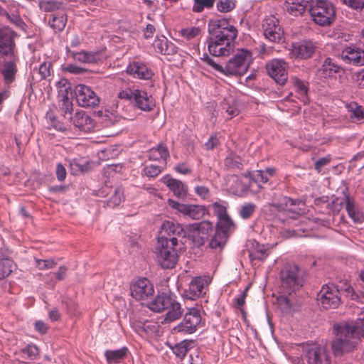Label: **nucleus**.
I'll list each match as a JSON object with an SVG mask.
<instances>
[{
	"mask_svg": "<svg viewBox=\"0 0 364 364\" xmlns=\"http://www.w3.org/2000/svg\"><path fill=\"white\" fill-rule=\"evenodd\" d=\"M186 232L178 223L165 221L161 226V235L155 247V260L163 269L175 267L178 260V250L181 249Z\"/></svg>",
	"mask_w": 364,
	"mask_h": 364,
	"instance_id": "obj_1",
	"label": "nucleus"
},
{
	"mask_svg": "<svg viewBox=\"0 0 364 364\" xmlns=\"http://www.w3.org/2000/svg\"><path fill=\"white\" fill-rule=\"evenodd\" d=\"M208 50L215 57L228 56L235 46L238 31L228 19H212L208 21Z\"/></svg>",
	"mask_w": 364,
	"mask_h": 364,
	"instance_id": "obj_2",
	"label": "nucleus"
},
{
	"mask_svg": "<svg viewBox=\"0 0 364 364\" xmlns=\"http://www.w3.org/2000/svg\"><path fill=\"white\" fill-rule=\"evenodd\" d=\"M335 337L331 349L335 356H341L357 349L360 341L357 329L346 322L335 323L333 327Z\"/></svg>",
	"mask_w": 364,
	"mask_h": 364,
	"instance_id": "obj_3",
	"label": "nucleus"
},
{
	"mask_svg": "<svg viewBox=\"0 0 364 364\" xmlns=\"http://www.w3.org/2000/svg\"><path fill=\"white\" fill-rule=\"evenodd\" d=\"M341 291H345L348 294L352 293L351 296H353V289L347 282L323 285L317 294L318 305L326 310L337 308L341 304Z\"/></svg>",
	"mask_w": 364,
	"mask_h": 364,
	"instance_id": "obj_4",
	"label": "nucleus"
},
{
	"mask_svg": "<svg viewBox=\"0 0 364 364\" xmlns=\"http://www.w3.org/2000/svg\"><path fill=\"white\" fill-rule=\"evenodd\" d=\"M305 272L296 264H288L280 272L282 289L284 294L291 295L304 283Z\"/></svg>",
	"mask_w": 364,
	"mask_h": 364,
	"instance_id": "obj_5",
	"label": "nucleus"
},
{
	"mask_svg": "<svg viewBox=\"0 0 364 364\" xmlns=\"http://www.w3.org/2000/svg\"><path fill=\"white\" fill-rule=\"evenodd\" d=\"M252 59V53L250 50L238 49L223 67V75L235 77L244 75L248 70Z\"/></svg>",
	"mask_w": 364,
	"mask_h": 364,
	"instance_id": "obj_6",
	"label": "nucleus"
},
{
	"mask_svg": "<svg viewBox=\"0 0 364 364\" xmlns=\"http://www.w3.org/2000/svg\"><path fill=\"white\" fill-rule=\"evenodd\" d=\"M309 13L314 22L320 26L330 25L335 17L332 4L325 0H317L309 7Z\"/></svg>",
	"mask_w": 364,
	"mask_h": 364,
	"instance_id": "obj_7",
	"label": "nucleus"
},
{
	"mask_svg": "<svg viewBox=\"0 0 364 364\" xmlns=\"http://www.w3.org/2000/svg\"><path fill=\"white\" fill-rule=\"evenodd\" d=\"M188 239L193 247H200L204 245L210 233L213 230V224L209 221H202L188 225L187 227Z\"/></svg>",
	"mask_w": 364,
	"mask_h": 364,
	"instance_id": "obj_8",
	"label": "nucleus"
},
{
	"mask_svg": "<svg viewBox=\"0 0 364 364\" xmlns=\"http://www.w3.org/2000/svg\"><path fill=\"white\" fill-rule=\"evenodd\" d=\"M201 321L202 318L199 309L191 308L186 313L182 322L178 323L173 330L176 333L191 334L196 331Z\"/></svg>",
	"mask_w": 364,
	"mask_h": 364,
	"instance_id": "obj_9",
	"label": "nucleus"
},
{
	"mask_svg": "<svg viewBox=\"0 0 364 364\" xmlns=\"http://www.w3.org/2000/svg\"><path fill=\"white\" fill-rule=\"evenodd\" d=\"M263 34L269 41L279 43L284 40V31L279 20L274 16L266 17L262 23Z\"/></svg>",
	"mask_w": 364,
	"mask_h": 364,
	"instance_id": "obj_10",
	"label": "nucleus"
},
{
	"mask_svg": "<svg viewBox=\"0 0 364 364\" xmlns=\"http://www.w3.org/2000/svg\"><path fill=\"white\" fill-rule=\"evenodd\" d=\"M316 43L311 41L304 40L293 43L289 49V58L294 60H307L314 55L316 50Z\"/></svg>",
	"mask_w": 364,
	"mask_h": 364,
	"instance_id": "obj_11",
	"label": "nucleus"
},
{
	"mask_svg": "<svg viewBox=\"0 0 364 364\" xmlns=\"http://www.w3.org/2000/svg\"><path fill=\"white\" fill-rule=\"evenodd\" d=\"M288 65L282 59H272L266 64L268 75L279 85H284L288 79Z\"/></svg>",
	"mask_w": 364,
	"mask_h": 364,
	"instance_id": "obj_12",
	"label": "nucleus"
},
{
	"mask_svg": "<svg viewBox=\"0 0 364 364\" xmlns=\"http://www.w3.org/2000/svg\"><path fill=\"white\" fill-rule=\"evenodd\" d=\"M77 104L82 107H95L100 103V98L88 86L77 85L75 88Z\"/></svg>",
	"mask_w": 364,
	"mask_h": 364,
	"instance_id": "obj_13",
	"label": "nucleus"
},
{
	"mask_svg": "<svg viewBox=\"0 0 364 364\" xmlns=\"http://www.w3.org/2000/svg\"><path fill=\"white\" fill-rule=\"evenodd\" d=\"M131 295L136 300H145L154 293V286L145 278H140L132 282L130 286Z\"/></svg>",
	"mask_w": 364,
	"mask_h": 364,
	"instance_id": "obj_14",
	"label": "nucleus"
},
{
	"mask_svg": "<svg viewBox=\"0 0 364 364\" xmlns=\"http://www.w3.org/2000/svg\"><path fill=\"white\" fill-rule=\"evenodd\" d=\"M168 203L172 208L193 220L202 218L207 211L203 205L182 204L171 199L168 200Z\"/></svg>",
	"mask_w": 364,
	"mask_h": 364,
	"instance_id": "obj_15",
	"label": "nucleus"
},
{
	"mask_svg": "<svg viewBox=\"0 0 364 364\" xmlns=\"http://www.w3.org/2000/svg\"><path fill=\"white\" fill-rule=\"evenodd\" d=\"M304 357L308 364H331V358L326 348L316 345L306 350Z\"/></svg>",
	"mask_w": 364,
	"mask_h": 364,
	"instance_id": "obj_16",
	"label": "nucleus"
},
{
	"mask_svg": "<svg viewBox=\"0 0 364 364\" xmlns=\"http://www.w3.org/2000/svg\"><path fill=\"white\" fill-rule=\"evenodd\" d=\"M16 33L8 27L0 29V53L3 55H12L16 46L14 38Z\"/></svg>",
	"mask_w": 364,
	"mask_h": 364,
	"instance_id": "obj_17",
	"label": "nucleus"
},
{
	"mask_svg": "<svg viewBox=\"0 0 364 364\" xmlns=\"http://www.w3.org/2000/svg\"><path fill=\"white\" fill-rule=\"evenodd\" d=\"M8 59L4 60L1 69V73L6 85H10L15 81L18 73L17 63L19 60L17 55H8Z\"/></svg>",
	"mask_w": 364,
	"mask_h": 364,
	"instance_id": "obj_18",
	"label": "nucleus"
},
{
	"mask_svg": "<svg viewBox=\"0 0 364 364\" xmlns=\"http://www.w3.org/2000/svg\"><path fill=\"white\" fill-rule=\"evenodd\" d=\"M207 280L202 277H196L190 282L188 288L184 290L183 296L191 300H195L203 296L204 289L207 287Z\"/></svg>",
	"mask_w": 364,
	"mask_h": 364,
	"instance_id": "obj_19",
	"label": "nucleus"
},
{
	"mask_svg": "<svg viewBox=\"0 0 364 364\" xmlns=\"http://www.w3.org/2000/svg\"><path fill=\"white\" fill-rule=\"evenodd\" d=\"M68 119L80 131L85 133L90 132L95 127V120L83 111L77 112L74 116L69 117Z\"/></svg>",
	"mask_w": 364,
	"mask_h": 364,
	"instance_id": "obj_20",
	"label": "nucleus"
},
{
	"mask_svg": "<svg viewBox=\"0 0 364 364\" xmlns=\"http://www.w3.org/2000/svg\"><path fill=\"white\" fill-rule=\"evenodd\" d=\"M341 57L347 63L357 66L364 65V50L359 48L347 47L341 53Z\"/></svg>",
	"mask_w": 364,
	"mask_h": 364,
	"instance_id": "obj_21",
	"label": "nucleus"
},
{
	"mask_svg": "<svg viewBox=\"0 0 364 364\" xmlns=\"http://www.w3.org/2000/svg\"><path fill=\"white\" fill-rule=\"evenodd\" d=\"M133 102L136 107L145 112L151 111L156 105L154 98L151 95H148L146 91L141 90L136 91Z\"/></svg>",
	"mask_w": 364,
	"mask_h": 364,
	"instance_id": "obj_22",
	"label": "nucleus"
},
{
	"mask_svg": "<svg viewBox=\"0 0 364 364\" xmlns=\"http://www.w3.org/2000/svg\"><path fill=\"white\" fill-rule=\"evenodd\" d=\"M161 182L166 184L173 195L178 198H184L187 195L188 187L182 181L166 175L161 178Z\"/></svg>",
	"mask_w": 364,
	"mask_h": 364,
	"instance_id": "obj_23",
	"label": "nucleus"
},
{
	"mask_svg": "<svg viewBox=\"0 0 364 364\" xmlns=\"http://www.w3.org/2000/svg\"><path fill=\"white\" fill-rule=\"evenodd\" d=\"M127 73L134 77L143 80H149L154 75L152 70L140 62H133L129 64Z\"/></svg>",
	"mask_w": 364,
	"mask_h": 364,
	"instance_id": "obj_24",
	"label": "nucleus"
},
{
	"mask_svg": "<svg viewBox=\"0 0 364 364\" xmlns=\"http://www.w3.org/2000/svg\"><path fill=\"white\" fill-rule=\"evenodd\" d=\"M312 3L314 0H286L284 5L290 14L296 16L301 15L307 9L309 11Z\"/></svg>",
	"mask_w": 364,
	"mask_h": 364,
	"instance_id": "obj_25",
	"label": "nucleus"
},
{
	"mask_svg": "<svg viewBox=\"0 0 364 364\" xmlns=\"http://www.w3.org/2000/svg\"><path fill=\"white\" fill-rule=\"evenodd\" d=\"M173 299L168 294L163 293L158 294L151 301H150L147 306L155 312H162L168 309V306L171 305V301Z\"/></svg>",
	"mask_w": 364,
	"mask_h": 364,
	"instance_id": "obj_26",
	"label": "nucleus"
},
{
	"mask_svg": "<svg viewBox=\"0 0 364 364\" xmlns=\"http://www.w3.org/2000/svg\"><path fill=\"white\" fill-rule=\"evenodd\" d=\"M102 194L107 196L111 195L110 198L105 202L107 207L114 208L120 204L123 198V190L121 187H105L101 191Z\"/></svg>",
	"mask_w": 364,
	"mask_h": 364,
	"instance_id": "obj_27",
	"label": "nucleus"
},
{
	"mask_svg": "<svg viewBox=\"0 0 364 364\" xmlns=\"http://www.w3.org/2000/svg\"><path fill=\"white\" fill-rule=\"evenodd\" d=\"M301 203L299 199H293L287 196H281L278 199L269 204L270 207L274 208L277 211H291L292 206L299 205Z\"/></svg>",
	"mask_w": 364,
	"mask_h": 364,
	"instance_id": "obj_28",
	"label": "nucleus"
},
{
	"mask_svg": "<svg viewBox=\"0 0 364 364\" xmlns=\"http://www.w3.org/2000/svg\"><path fill=\"white\" fill-rule=\"evenodd\" d=\"M341 69V67L331 58H327L323 61L321 67L317 70L316 75L321 78L331 77L336 73H339Z\"/></svg>",
	"mask_w": 364,
	"mask_h": 364,
	"instance_id": "obj_29",
	"label": "nucleus"
},
{
	"mask_svg": "<svg viewBox=\"0 0 364 364\" xmlns=\"http://www.w3.org/2000/svg\"><path fill=\"white\" fill-rule=\"evenodd\" d=\"M269 176L265 174L263 170H257L255 173L250 176L249 187L250 191L257 193L262 188L261 183H265L269 181Z\"/></svg>",
	"mask_w": 364,
	"mask_h": 364,
	"instance_id": "obj_30",
	"label": "nucleus"
},
{
	"mask_svg": "<svg viewBox=\"0 0 364 364\" xmlns=\"http://www.w3.org/2000/svg\"><path fill=\"white\" fill-rule=\"evenodd\" d=\"M68 53L75 60L82 63H95L98 60V54L94 52L81 50L76 52L66 48Z\"/></svg>",
	"mask_w": 364,
	"mask_h": 364,
	"instance_id": "obj_31",
	"label": "nucleus"
},
{
	"mask_svg": "<svg viewBox=\"0 0 364 364\" xmlns=\"http://www.w3.org/2000/svg\"><path fill=\"white\" fill-rule=\"evenodd\" d=\"M67 23V16L64 11H59L50 15L48 23L55 32L62 31Z\"/></svg>",
	"mask_w": 364,
	"mask_h": 364,
	"instance_id": "obj_32",
	"label": "nucleus"
},
{
	"mask_svg": "<svg viewBox=\"0 0 364 364\" xmlns=\"http://www.w3.org/2000/svg\"><path fill=\"white\" fill-rule=\"evenodd\" d=\"M346 210L349 217L357 223H362L364 221V215L354 201L347 196L346 198Z\"/></svg>",
	"mask_w": 364,
	"mask_h": 364,
	"instance_id": "obj_33",
	"label": "nucleus"
},
{
	"mask_svg": "<svg viewBox=\"0 0 364 364\" xmlns=\"http://www.w3.org/2000/svg\"><path fill=\"white\" fill-rule=\"evenodd\" d=\"M236 225L231 219L230 215L220 218L215 225V230L220 233L229 237L230 235L235 230Z\"/></svg>",
	"mask_w": 364,
	"mask_h": 364,
	"instance_id": "obj_34",
	"label": "nucleus"
},
{
	"mask_svg": "<svg viewBox=\"0 0 364 364\" xmlns=\"http://www.w3.org/2000/svg\"><path fill=\"white\" fill-rule=\"evenodd\" d=\"M195 346V341L193 340H183L181 342L176 343L174 346L171 347L173 353L181 358L182 361L185 360L186 353L192 349Z\"/></svg>",
	"mask_w": 364,
	"mask_h": 364,
	"instance_id": "obj_35",
	"label": "nucleus"
},
{
	"mask_svg": "<svg viewBox=\"0 0 364 364\" xmlns=\"http://www.w3.org/2000/svg\"><path fill=\"white\" fill-rule=\"evenodd\" d=\"M147 156L150 160H163L166 162L167 158L169 157V152L165 145L160 144L156 147L151 148L149 151Z\"/></svg>",
	"mask_w": 364,
	"mask_h": 364,
	"instance_id": "obj_36",
	"label": "nucleus"
},
{
	"mask_svg": "<svg viewBox=\"0 0 364 364\" xmlns=\"http://www.w3.org/2000/svg\"><path fill=\"white\" fill-rule=\"evenodd\" d=\"M164 320L166 322H171L179 318L182 314L183 309L181 304L176 301L174 299L171 301V305L168 306Z\"/></svg>",
	"mask_w": 364,
	"mask_h": 364,
	"instance_id": "obj_37",
	"label": "nucleus"
},
{
	"mask_svg": "<svg viewBox=\"0 0 364 364\" xmlns=\"http://www.w3.org/2000/svg\"><path fill=\"white\" fill-rule=\"evenodd\" d=\"M229 237L225 235L223 233L215 230V233L210 239L209 247L216 252H221L225 245Z\"/></svg>",
	"mask_w": 364,
	"mask_h": 364,
	"instance_id": "obj_38",
	"label": "nucleus"
},
{
	"mask_svg": "<svg viewBox=\"0 0 364 364\" xmlns=\"http://www.w3.org/2000/svg\"><path fill=\"white\" fill-rule=\"evenodd\" d=\"M128 349L127 347H123L118 350H107L105 353V356L109 363H119L127 355Z\"/></svg>",
	"mask_w": 364,
	"mask_h": 364,
	"instance_id": "obj_39",
	"label": "nucleus"
},
{
	"mask_svg": "<svg viewBox=\"0 0 364 364\" xmlns=\"http://www.w3.org/2000/svg\"><path fill=\"white\" fill-rule=\"evenodd\" d=\"M139 333H145L147 336H154L158 331L159 326L154 321H145L139 322L136 326Z\"/></svg>",
	"mask_w": 364,
	"mask_h": 364,
	"instance_id": "obj_40",
	"label": "nucleus"
},
{
	"mask_svg": "<svg viewBox=\"0 0 364 364\" xmlns=\"http://www.w3.org/2000/svg\"><path fill=\"white\" fill-rule=\"evenodd\" d=\"M227 186H228L229 190L234 195H239L244 192L245 190V186L240 179V178L236 175L230 176L227 181Z\"/></svg>",
	"mask_w": 364,
	"mask_h": 364,
	"instance_id": "obj_41",
	"label": "nucleus"
},
{
	"mask_svg": "<svg viewBox=\"0 0 364 364\" xmlns=\"http://www.w3.org/2000/svg\"><path fill=\"white\" fill-rule=\"evenodd\" d=\"M224 164L228 169L232 171H240L243 168L240 157L233 153H230L226 156Z\"/></svg>",
	"mask_w": 364,
	"mask_h": 364,
	"instance_id": "obj_42",
	"label": "nucleus"
},
{
	"mask_svg": "<svg viewBox=\"0 0 364 364\" xmlns=\"http://www.w3.org/2000/svg\"><path fill=\"white\" fill-rule=\"evenodd\" d=\"M267 251L264 245L255 242L253 244V250L249 252V257L252 261L264 260L268 255Z\"/></svg>",
	"mask_w": 364,
	"mask_h": 364,
	"instance_id": "obj_43",
	"label": "nucleus"
},
{
	"mask_svg": "<svg viewBox=\"0 0 364 364\" xmlns=\"http://www.w3.org/2000/svg\"><path fill=\"white\" fill-rule=\"evenodd\" d=\"M39 7L42 11L55 13L61 11L62 3L53 0L41 1L39 2Z\"/></svg>",
	"mask_w": 364,
	"mask_h": 364,
	"instance_id": "obj_44",
	"label": "nucleus"
},
{
	"mask_svg": "<svg viewBox=\"0 0 364 364\" xmlns=\"http://www.w3.org/2000/svg\"><path fill=\"white\" fill-rule=\"evenodd\" d=\"M13 271V261L9 258L0 259V279L7 277Z\"/></svg>",
	"mask_w": 364,
	"mask_h": 364,
	"instance_id": "obj_45",
	"label": "nucleus"
},
{
	"mask_svg": "<svg viewBox=\"0 0 364 364\" xmlns=\"http://www.w3.org/2000/svg\"><path fill=\"white\" fill-rule=\"evenodd\" d=\"M257 209V205L253 203H245L239 210V215L244 220L252 217Z\"/></svg>",
	"mask_w": 364,
	"mask_h": 364,
	"instance_id": "obj_46",
	"label": "nucleus"
},
{
	"mask_svg": "<svg viewBox=\"0 0 364 364\" xmlns=\"http://www.w3.org/2000/svg\"><path fill=\"white\" fill-rule=\"evenodd\" d=\"M20 354L23 359L33 360L38 354V348L35 345H28L20 350Z\"/></svg>",
	"mask_w": 364,
	"mask_h": 364,
	"instance_id": "obj_47",
	"label": "nucleus"
},
{
	"mask_svg": "<svg viewBox=\"0 0 364 364\" xmlns=\"http://www.w3.org/2000/svg\"><path fill=\"white\" fill-rule=\"evenodd\" d=\"M289 296H287L283 295L277 299L279 305L284 312H289L295 304V299L291 295Z\"/></svg>",
	"mask_w": 364,
	"mask_h": 364,
	"instance_id": "obj_48",
	"label": "nucleus"
},
{
	"mask_svg": "<svg viewBox=\"0 0 364 364\" xmlns=\"http://www.w3.org/2000/svg\"><path fill=\"white\" fill-rule=\"evenodd\" d=\"M216 0H193V11L201 13L204 9H211Z\"/></svg>",
	"mask_w": 364,
	"mask_h": 364,
	"instance_id": "obj_49",
	"label": "nucleus"
},
{
	"mask_svg": "<svg viewBox=\"0 0 364 364\" xmlns=\"http://www.w3.org/2000/svg\"><path fill=\"white\" fill-rule=\"evenodd\" d=\"M236 4L234 0H219L217 3V9L222 13H228L235 8Z\"/></svg>",
	"mask_w": 364,
	"mask_h": 364,
	"instance_id": "obj_50",
	"label": "nucleus"
},
{
	"mask_svg": "<svg viewBox=\"0 0 364 364\" xmlns=\"http://www.w3.org/2000/svg\"><path fill=\"white\" fill-rule=\"evenodd\" d=\"M52 72V63L47 61L41 63L38 68V73L41 76L40 80H47Z\"/></svg>",
	"mask_w": 364,
	"mask_h": 364,
	"instance_id": "obj_51",
	"label": "nucleus"
},
{
	"mask_svg": "<svg viewBox=\"0 0 364 364\" xmlns=\"http://www.w3.org/2000/svg\"><path fill=\"white\" fill-rule=\"evenodd\" d=\"M62 100V105L61 109L63 112V116L65 118H67L68 119L69 117H71V112L73 111V103L70 100L68 95H63V97H61Z\"/></svg>",
	"mask_w": 364,
	"mask_h": 364,
	"instance_id": "obj_52",
	"label": "nucleus"
},
{
	"mask_svg": "<svg viewBox=\"0 0 364 364\" xmlns=\"http://www.w3.org/2000/svg\"><path fill=\"white\" fill-rule=\"evenodd\" d=\"M212 207L218 220L229 215L227 212V205L219 202H214L212 204Z\"/></svg>",
	"mask_w": 364,
	"mask_h": 364,
	"instance_id": "obj_53",
	"label": "nucleus"
},
{
	"mask_svg": "<svg viewBox=\"0 0 364 364\" xmlns=\"http://www.w3.org/2000/svg\"><path fill=\"white\" fill-rule=\"evenodd\" d=\"M35 262L36 267L41 270L52 269L57 264L53 259H41L36 258Z\"/></svg>",
	"mask_w": 364,
	"mask_h": 364,
	"instance_id": "obj_54",
	"label": "nucleus"
},
{
	"mask_svg": "<svg viewBox=\"0 0 364 364\" xmlns=\"http://www.w3.org/2000/svg\"><path fill=\"white\" fill-rule=\"evenodd\" d=\"M57 87L59 89V97H63V94L68 95V92H71V85L68 80L63 78L57 82Z\"/></svg>",
	"mask_w": 364,
	"mask_h": 364,
	"instance_id": "obj_55",
	"label": "nucleus"
},
{
	"mask_svg": "<svg viewBox=\"0 0 364 364\" xmlns=\"http://www.w3.org/2000/svg\"><path fill=\"white\" fill-rule=\"evenodd\" d=\"M200 59L204 63L213 68L215 71L223 74V66L217 63L211 57L207 54H205Z\"/></svg>",
	"mask_w": 364,
	"mask_h": 364,
	"instance_id": "obj_56",
	"label": "nucleus"
},
{
	"mask_svg": "<svg viewBox=\"0 0 364 364\" xmlns=\"http://www.w3.org/2000/svg\"><path fill=\"white\" fill-rule=\"evenodd\" d=\"M136 91H138V89L132 90L130 88H126L125 90L119 91L117 96L121 100H126L133 102Z\"/></svg>",
	"mask_w": 364,
	"mask_h": 364,
	"instance_id": "obj_57",
	"label": "nucleus"
},
{
	"mask_svg": "<svg viewBox=\"0 0 364 364\" xmlns=\"http://www.w3.org/2000/svg\"><path fill=\"white\" fill-rule=\"evenodd\" d=\"M161 171L162 168L160 166L154 164L146 166L144 168V174L151 178L157 176Z\"/></svg>",
	"mask_w": 364,
	"mask_h": 364,
	"instance_id": "obj_58",
	"label": "nucleus"
},
{
	"mask_svg": "<svg viewBox=\"0 0 364 364\" xmlns=\"http://www.w3.org/2000/svg\"><path fill=\"white\" fill-rule=\"evenodd\" d=\"M200 28L198 27H192L183 28L181 30V36L185 37L186 39L190 40L199 35Z\"/></svg>",
	"mask_w": 364,
	"mask_h": 364,
	"instance_id": "obj_59",
	"label": "nucleus"
},
{
	"mask_svg": "<svg viewBox=\"0 0 364 364\" xmlns=\"http://www.w3.org/2000/svg\"><path fill=\"white\" fill-rule=\"evenodd\" d=\"M343 4L350 8L358 11L364 9V0H341Z\"/></svg>",
	"mask_w": 364,
	"mask_h": 364,
	"instance_id": "obj_60",
	"label": "nucleus"
},
{
	"mask_svg": "<svg viewBox=\"0 0 364 364\" xmlns=\"http://www.w3.org/2000/svg\"><path fill=\"white\" fill-rule=\"evenodd\" d=\"M203 358L200 353L196 351L191 353L188 359L183 360L182 364H202Z\"/></svg>",
	"mask_w": 364,
	"mask_h": 364,
	"instance_id": "obj_61",
	"label": "nucleus"
},
{
	"mask_svg": "<svg viewBox=\"0 0 364 364\" xmlns=\"http://www.w3.org/2000/svg\"><path fill=\"white\" fill-rule=\"evenodd\" d=\"M294 84L296 87L297 90L300 95H306L309 87H307L306 82L298 77H295L294 79Z\"/></svg>",
	"mask_w": 364,
	"mask_h": 364,
	"instance_id": "obj_62",
	"label": "nucleus"
},
{
	"mask_svg": "<svg viewBox=\"0 0 364 364\" xmlns=\"http://www.w3.org/2000/svg\"><path fill=\"white\" fill-rule=\"evenodd\" d=\"M169 43L168 39L163 36L162 38L156 40L154 46L159 53L163 54Z\"/></svg>",
	"mask_w": 364,
	"mask_h": 364,
	"instance_id": "obj_63",
	"label": "nucleus"
},
{
	"mask_svg": "<svg viewBox=\"0 0 364 364\" xmlns=\"http://www.w3.org/2000/svg\"><path fill=\"white\" fill-rule=\"evenodd\" d=\"M353 326L358 331H364V309L361 310L360 312L358 314V317Z\"/></svg>",
	"mask_w": 364,
	"mask_h": 364,
	"instance_id": "obj_64",
	"label": "nucleus"
}]
</instances>
